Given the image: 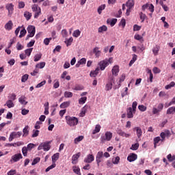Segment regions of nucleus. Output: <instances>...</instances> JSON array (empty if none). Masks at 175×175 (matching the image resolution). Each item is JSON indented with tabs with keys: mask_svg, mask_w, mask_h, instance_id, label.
<instances>
[{
	"mask_svg": "<svg viewBox=\"0 0 175 175\" xmlns=\"http://www.w3.org/2000/svg\"><path fill=\"white\" fill-rule=\"evenodd\" d=\"M111 64H113V57H110L109 59H105L103 61H100L98 63V66L100 70H103L104 69H106L107 66H109V65Z\"/></svg>",
	"mask_w": 175,
	"mask_h": 175,
	"instance_id": "obj_1",
	"label": "nucleus"
},
{
	"mask_svg": "<svg viewBox=\"0 0 175 175\" xmlns=\"http://www.w3.org/2000/svg\"><path fill=\"white\" fill-rule=\"evenodd\" d=\"M66 121L69 126H76L79 124V119L73 116H66Z\"/></svg>",
	"mask_w": 175,
	"mask_h": 175,
	"instance_id": "obj_2",
	"label": "nucleus"
},
{
	"mask_svg": "<svg viewBox=\"0 0 175 175\" xmlns=\"http://www.w3.org/2000/svg\"><path fill=\"white\" fill-rule=\"evenodd\" d=\"M113 138V133L110 131H106L105 135H101L100 137V142L101 143H106V142H110Z\"/></svg>",
	"mask_w": 175,
	"mask_h": 175,
	"instance_id": "obj_3",
	"label": "nucleus"
},
{
	"mask_svg": "<svg viewBox=\"0 0 175 175\" xmlns=\"http://www.w3.org/2000/svg\"><path fill=\"white\" fill-rule=\"evenodd\" d=\"M51 142H42L38 147V151H40V150H43L44 151H50V148H51Z\"/></svg>",
	"mask_w": 175,
	"mask_h": 175,
	"instance_id": "obj_4",
	"label": "nucleus"
},
{
	"mask_svg": "<svg viewBox=\"0 0 175 175\" xmlns=\"http://www.w3.org/2000/svg\"><path fill=\"white\" fill-rule=\"evenodd\" d=\"M31 10L34 12V18H38L42 14V9L38 4L32 5Z\"/></svg>",
	"mask_w": 175,
	"mask_h": 175,
	"instance_id": "obj_5",
	"label": "nucleus"
},
{
	"mask_svg": "<svg viewBox=\"0 0 175 175\" xmlns=\"http://www.w3.org/2000/svg\"><path fill=\"white\" fill-rule=\"evenodd\" d=\"M27 32L29 34L26 38V40H28L29 38H33V36H35V32H36L35 26H33V25L29 26L27 27Z\"/></svg>",
	"mask_w": 175,
	"mask_h": 175,
	"instance_id": "obj_6",
	"label": "nucleus"
},
{
	"mask_svg": "<svg viewBox=\"0 0 175 175\" xmlns=\"http://www.w3.org/2000/svg\"><path fill=\"white\" fill-rule=\"evenodd\" d=\"M21 135H23V132H21V131H18V132L14 131V132H12L10 134V137L8 138V140H9V142H13L14 139H17L18 137H21Z\"/></svg>",
	"mask_w": 175,
	"mask_h": 175,
	"instance_id": "obj_7",
	"label": "nucleus"
},
{
	"mask_svg": "<svg viewBox=\"0 0 175 175\" xmlns=\"http://www.w3.org/2000/svg\"><path fill=\"white\" fill-rule=\"evenodd\" d=\"M126 6L128 8L126 10V16H129L131 13V9L135 6V1H133V0H129L126 3Z\"/></svg>",
	"mask_w": 175,
	"mask_h": 175,
	"instance_id": "obj_8",
	"label": "nucleus"
},
{
	"mask_svg": "<svg viewBox=\"0 0 175 175\" xmlns=\"http://www.w3.org/2000/svg\"><path fill=\"white\" fill-rule=\"evenodd\" d=\"M116 132L118 135H119V136H122V137H126V139H127L128 137H131V133H126L121 129H118Z\"/></svg>",
	"mask_w": 175,
	"mask_h": 175,
	"instance_id": "obj_9",
	"label": "nucleus"
},
{
	"mask_svg": "<svg viewBox=\"0 0 175 175\" xmlns=\"http://www.w3.org/2000/svg\"><path fill=\"white\" fill-rule=\"evenodd\" d=\"M5 9L8 11V16L13 14V10H14V5L13 3H8L5 5Z\"/></svg>",
	"mask_w": 175,
	"mask_h": 175,
	"instance_id": "obj_10",
	"label": "nucleus"
},
{
	"mask_svg": "<svg viewBox=\"0 0 175 175\" xmlns=\"http://www.w3.org/2000/svg\"><path fill=\"white\" fill-rule=\"evenodd\" d=\"M94 159L95 157H94V154H89L84 159L83 162H85V163H92V162H94Z\"/></svg>",
	"mask_w": 175,
	"mask_h": 175,
	"instance_id": "obj_11",
	"label": "nucleus"
},
{
	"mask_svg": "<svg viewBox=\"0 0 175 175\" xmlns=\"http://www.w3.org/2000/svg\"><path fill=\"white\" fill-rule=\"evenodd\" d=\"M20 159H23V154H21V153L15 154L12 156L11 162L12 161H13V162H18Z\"/></svg>",
	"mask_w": 175,
	"mask_h": 175,
	"instance_id": "obj_12",
	"label": "nucleus"
},
{
	"mask_svg": "<svg viewBox=\"0 0 175 175\" xmlns=\"http://www.w3.org/2000/svg\"><path fill=\"white\" fill-rule=\"evenodd\" d=\"M80 152H78L72 157V165H77L79 162V159L80 158Z\"/></svg>",
	"mask_w": 175,
	"mask_h": 175,
	"instance_id": "obj_13",
	"label": "nucleus"
},
{
	"mask_svg": "<svg viewBox=\"0 0 175 175\" xmlns=\"http://www.w3.org/2000/svg\"><path fill=\"white\" fill-rule=\"evenodd\" d=\"M103 157V152L102 151H99L97 154H96V161L97 163L98 166H99V163H100V162H102V158Z\"/></svg>",
	"mask_w": 175,
	"mask_h": 175,
	"instance_id": "obj_14",
	"label": "nucleus"
},
{
	"mask_svg": "<svg viewBox=\"0 0 175 175\" xmlns=\"http://www.w3.org/2000/svg\"><path fill=\"white\" fill-rule=\"evenodd\" d=\"M154 142V147L156 148V147H158V146H161V143H162V139H161V137H156L153 139Z\"/></svg>",
	"mask_w": 175,
	"mask_h": 175,
	"instance_id": "obj_15",
	"label": "nucleus"
},
{
	"mask_svg": "<svg viewBox=\"0 0 175 175\" xmlns=\"http://www.w3.org/2000/svg\"><path fill=\"white\" fill-rule=\"evenodd\" d=\"M136 159H137V154L134 153H131L127 157L129 162H135Z\"/></svg>",
	"mask_w": 175,
	"mask_h": 175,
	"instance_id": "obj_16",
	"label": "nucleus"
},
{
	"mask_svg": "<svg viewBox=\"0 0 175 175\" xmlns=\"http://www.w3.org/2000/svg\"><path fill=\"white\" fill-rule=\"evenodd\" d=\"M133 131H135L136 135H137L138 139H140V137H142V136L143 135V131H142V128H140L139 126H135L133 129Z\"/></svg>",
	"mask_w": 175,
	"mask_h": 175,
	"instance_id": "obj_17",
	"label": "nucleus"
},
{
	"mask_svg": "<svg viewBox=\"0 0 175 175\" xmlns=\"http://www.w3.org/2000/svg\"><path fill=\"white\" fill-rule=\"evenodd\" d=\"M5 29L7 31H10L13 28V22L12 21H9L4 26Z\"/></svg>",
	"mask_w": 175,
	"mask_h": 175,
	"instance_id": "obj_18",
	"label": "nucleus"
},
{
	"mask_svg": "<svg viewBox=\"0 0 175 175\" xmlns=\"http://www.w3.org/2000/svg\"><path fill=\"white\" fill-rule=\"evenodd\" d=\"M87 110H88V105H85L83 107H82L79 113V117H84L87 113Z\"/></svg>",
	"mask_w": 175,
	"mask_h": 175,
	"instance_id": "obj_19",
	"label": "nucleus"
},
{
	"mask_svg": "<svg viewBox=\"0 0 175 175\" xmlns=\"http://www.w3.org/2000/svg\"><path fill=\"white\" fill-rule=\"evenodd\" d=\"M125 74H122L120 78V81L119 83H118V85H116L115 86V89L117 90L118 88H120V87H121V83H122V81H124V80H125Z\"/></svg>",
	"mask_w": 175,
	"mask_h": 175,
	"instance_id": "obj_20",
	"label": "nucleus"
},
{
	"mask_svg": "<svg viewBox=\"0 0 175 175\" xmlns=\"http://www.w3.org/2000/svg\"><path fill=\"white\" fill-rule=\"evenodd\" d=\"M23 137H27L28 135H29V126H25V127L23 129Z\"/></svg>",
	"mask_w": 175,
	"mask_h": 175,
	"instance_id": "obj_21",
	"label": "nucleus"
},
{
	"mask_svg": "<svg viewBox=\"0 0 175 175\" xmlns=\"http://www.w3.org/2000/svg\"><path fill=\"white\" fill-rule=\"evenodd\" d=\"M159 50H161V46L159 45H155L152 50L153 55H158Z\"/></svg>",
	"mask_w": 175,
	"mask_h": 175,
	"instance_id": "obj_22",
	"label": "nucleus"
},
{
	"mask_svg": "<svg viewBox=\"0 0 175 175\" xmlns=\"http://www.w3.org/2000/svg\"><path fill=\"white\" fill-rule=\"evenodd\" d=\"M135 112H133V109H132V107H129L127 109V118H133V114H135Z\"/></svg>",
	"mask_w": 175,
	"mask_h": 175,
	"instance_id": "obj_23",
	"label": "nucleus"
},
{
	"mask_svg": "<svg viewBox=\"0 0 175 175\" xmlns=\"http://www.w3.org/2000/svg\"><path fill=\"white\" fill-rule=\"evenodd\" d=\"M113 83L114 81H109L107 82L105 86V91H110L113 88Z\"/></svg>",
	"mask_w": 175,
	"mask_h": 175,
	"instance_id": "obj_24",
	"label": "nucleus"
},
{
	"mask_svg": "<svg viewBox=\"0 0 175 175\" xmlns=\"http://www.w3.org/2000/svg\"><path fill=\"white\" fill-rule=\"evenodd\" d=\"M87 62V59L85 58H82L79 61L77 62L75 66L76 68H80V65H84Z\"/></svg>",
	"mask_w": 175,
	"mask_h": 175,
	"instance_id": "obj_25",
	"label": "nucleus"
},
{
	"mask_svg": "<svg viewBox=\"0 0 175 175\" xmlns=\"http://www.w3.org/2000/svg\"><path fill=\"white\" fill-rule=\"evenodd\" d=\"M111 72L113 76H117V75H118V72H120V67L118 66H113Z\"/></svg>",
	"mask_w": 175,
	"mask_h": 175,
	"instance_id": "obj_26",
	"label": "nucleus"
},
{
	"mask_svg": "<svg viewBox=\"0 0 175 175\" xmlns=\"http://www.w3.org/2000/svg\"><path fill=\"white\" fill-rule=\"evenodd\" d=\"M99 68H97L95 70L91 71L90 74V77H96V76H98V74L99 73Z\"/></svg>",
	"mask_w": 175,
	"mask_h": 175,
	"instance_id": "obj_27",
	"label": "nucleus"
},
{
	"mask_svg": "<svg viewBox=\"0 0 175 175\" xmlns=\"http://www.w3.org/2000/svg\"><path fill=\"white\" fill-rule=\"evenodd\" d=\"M18 102L21 105H24V106L28 104V101L25 100V96H22L18 98Z\"/></svg>",
	"mask_w": 175,
	"mask_h": 175,
	"instance_id": "obj_28",
	"label": "nucleus"
},
{
	"mask_svg": "<svg viewBox=\"0 0 175 175\" xmlns=\"http://www.w3.org/2000/svg\"><path fill=\"white\" fill-rule=\"evenodd\" d=\"M107 31V26L103 25L98 29V33H103V32H106Z\"/></svg>",
	"mask_w": 175,
	"mask_h": 175,
	"instance_id": "obj_29",
	"label": "nucleus"
},
{
	"mask_svg": "<svg viewBox=\"0 0 175 175\" xmlns=\"http://www.w3.org/2000/svg\"><path fill=\"white\" fill-rule=\"evenodd\" d=\"M52 163H55L57 159H59V153H55L52 156Z\"/></svg>",
	"mask_w": 175,
	"mask_h": 175,
	"instance_id": "obj_30",
	"label": "nucleus"
},
{
	"mask_svg": "<svg viewBox=\"0 0 175 175\" xmlns=\"http://www.w3.org/2000/svg\"><path fill=\"white\" fill-rule=\"evenodd\" d=\"M70 106V101H65L60 105V109H66Z\"/></svg>",
	"mask_w": 175,
	"mask_h": 175,
	"instance_id": "obj_31",
	"label": "nucleus"
},
{
	"mask_svg": "<svg viewBox=\"0 0 175 175\" xmlns=\"http://www.w3.org/2000/svg\"><path fill=\"white\" fill-rule=\"evenodd\" d=\"M72 170L74 173H75V174L81 175V172H80V167H79L78 166L74 165L72 167Z\"/></svg>",
	"mask_w": 175,
	"mask_h": 175,
	"instance_id": "obj_32",
	"label": "nucleus"
},
{
	"mask_svg": "<svg viewBox=\"0 0 175 175\" xmlns=\"http://www.w3.org/2000/svg\"><path fill=\"white\" fill-rule=\"evenodd\" d=\"M93 53H95V55L97 58H99V57H100V51H99L98 47H95L93 49Z\"/></svg>",
	"mask_w": 175,
	"mask_h": 175,
	"instance_id": "obj_33",
	"label": "nucleus"
},
{
	"mask_svg": "<svg viewBox=\"0 0 175 175\" xmlns=\"http://www.w3.org/2000/svg\"><path fill=\"white\" fill-rule=\"evenodd\" d=\"M100 128L101 126L99 124H96L92 131L93 135H96V133H99V132H100Z\"/></svg>",
	"mask_w": 175,
	"mask_h": 175,
	"instance_id": "obj_34",
	"label": "nucleus"
},
{
	"mask_svg": "<svg viewBox=\"0 0 175 175\" xmlns=\"http://www.w3.org/2000/svg\"><path fill=\"white\" fill-rule=\"evenodd\" d=\"M44 66H46V62H40L36 65L37 69H43Z\"/></svg>",
	"mask_w": 175,
	"mask_h": 175,
	"instance_id": "obj_35",
	"label": "nucleus"
},
{
	"mask_svg": "<svg viewBox=\"0 0 175 175\" xmlns=\"http://www.w3.org/2000/svg\"><path fill=\"white\" fill-rule=\"evenodd\" d=\"M24 17L26 18V20L28 21V20H31V18L32 17V13L26 11L24 13Z\"/></svg>",
	"mask_w": 175,
	"mask_h": 175,
	"instance_id": "obj_36",
	"label": "nucleus"
},
{
	"mask_svg": "<svg viewBox=\"0 0 175 175\" xmlns=\"http://www.w3.org/2000/svg\"><path fill=\"white\" fill-rule=\"evenodd\" d=\"M83 139H84V136H83V135H80V136L76 137L74 139L75 144H79V143H80V142H81L83 140Z\"/></svg>",
	"mask_w": 175,
	"mask_h": 175,
	"instance_id": "obj_37",
	"label": "nucleus"
},
{
	"mask_svg": "<svg viewBox=\"0 0 175 175\" xmlns=\"http://www.w3.org/2000/svg\"><path fill=\"white\" fill-rule=\"evenodd\" d=\"M5 105L8 107V109H12V107H14V103L12 100H7Z\"/></svg>",
	"mask_w": 175,
	"mask_h": 175,
	"instance_id": "obj_38",
	"label": "nucleus"
},
{
	"mask_svg": "<svg viewBox=\"0 0 175 175\" xmlns=\"http://www.w3.org/2000/svg\"><path fill=\"white\" fill-rule=\"evenodd\" d=\"M105 9H106V5L103 4L100 5L97 10L98 14H102V11L105 10Z\"/></svg>",
	"mask_w": 175,
	"mask_h": 175,
	"instance_id": "obj_39",
	"label": "nucleus"
},
{
	"mask_svg": "<svg viewBox=\"0 0 175 175\" xmlns=\"http://www.w3.org/2000/svg\"><path fill=\"white\" fill-rule=\"evenodd\" d=\"M107 24H109L111 27H114V25H116V24L117 23V19L113 18L111 21H107Z\"/></svg>",
	"mask_w": 175,
	"mask_h": 175,
	"instance_id": "obj_40",
	"label": "nucleus"
},
{
	"mask_svg": "<svg viewBox=\"0 0 175 175\" xmlns=\"http://www.w3.org/2000/svg\"><path fill=\"white\" fill-rule=\"evenodd\" d=\"M120 157L117 156L115 158L112 159V163L113 165H118V163H120Z\"/></svg>",
	"mask_w": 175,
	"mask_h": 175,
	"instance_id": "obj_41",
	"label": "nucleus"
},
{
	"mask_svg": "<svg viewBox=\"0 0 175 175\" xmlns=\"http://www.w3.org/2000/svg\"><path fill=\"white\" fill-rule=\"evenodd\" d=\"M42 59V53H37L34 55V62H38Z\"/></svg>",
	"mask_w": 175,
	"mask_h": 175,
	"instance_id": "obj_42",
	"label": "nucleus"
},
{
	"mask_svg": "<svg viewBox=\"0 0 175 175\" xmlns=\"http://www.w3.org/2000/svg\"><path fill=\"white\" fill-rule=\"evenodd\" d=\"M81 33V31H80L79 29H77L75 31H74V32L72 33V36L74 38H79V36H80Z\"/></svg>",
	"mask_w": 175,
	"mask_h": 175,
	"instance_id": "obj_43",
	"label": "nucleus"
},
{
	"mask_svg": "<svg viewBox=\"0 0 175 175\" xmlns=\"http://www.w3.org/2000/svg\"><path fill=\"white\" fill-rule=\"evenodd\" d=\"M137 59V55H133L132 59L130 61V62L129 64V66H131V65H133V64H135V62H136Z\"/></svg>",
	"mask_w": 175,
	"mask_h": 175,
	"instance_id": "obj_44",
	"label": "nucleus"
},
{
	"mask_svg": "<svg viewBox=\"0 0 175 175\" xmlns=\"http://www.w3.org/2000/svg\"><path fill=\"white\" fill-rule=\"evenodd\" d=\"M174 85H175V82L172 81L170 84L165 85V90H170V89L173 88V87H174Z\"/></svg>",
	"mask_w": 175,
	"mask_h": 175,
	"instance_id": "obj_45",
	"label": "nucleus"
},
{
	"mask_svg": "<svg viewBox=\"0 0 175 175\" xmlns=\"http://www.w3.org/2000/svg\"><path fill=\"white\" fill-rule=\"evenodd\" d=\"M73 42V38L70 37L69 39H67L65 40V43L66 44V46H70L72 44V42Z\"/></svg>",
	"mask_w": 175,
	"mask_h": 175,
	"instance_id": "obj_46",
	"label": "nucleus"
},
{
	"mask_svg": "<svg viewBox=\"0 0 175 175\" xmlns=\"http://www.w3.org/2000/svg\"><path fill=\"white\" fill-rule=\"evenodd\" d=\"M39 130L33 129L32 131L31 137H38L39 136Z\"/></svg>",
	"mask_w": 175,
	"mask_h": 175,
	"instance_id": "obj_47",
	"label": "nucleus"
},
{
	"mask_svg": "<svg viewBox=\"0 0 175 175\" xmlns=\"http://www.w3.org/2000/svg\"><path fill=\"white\" fill-rule=\"evenodd\" d=\"M175 113V107H171L167 110V114H173Z\"/></svg>",
	"mask_w": 175,
	"mask_h": 175,
	"instance_id": "obj_48",
	"label": "nucleus"
},
{
	"mask_svg": "<svg viewBox=\"0 0 175 175\" xmlns=\"http://www.w3.org/2000/svg\"><path fill=\"white\" fill-rule=\"evenodd\" d=\"M167 159H168L169 162H173V161H175V155L172 156V154H169L167 156Z\"/></svg>",
	"mask_w": 175,
	"mask_h": 175,
	"instance_id": "obj_49",
	"label": "nucleus"
},
{
	"mask_svg": "<svg viewBox=\"0 0 175 175\" xmlns=\"http://www.w3.org/2000/svg\"><path fill=\"white\" fill-rule=\"evenodd\" d=\"M85 102H87V97H85V96L82 97V98H79V105H84V103H85Z\"/></svg>",
	"mask_w": 175,
	"mask_h": 175,
	"instance_id": "obj_50",
	"label": "nucleus"
},
{
	"mask_svg": "<svg viewBox=\"0 0 175 175\" xmlns=\"http://www.w3.org/2000/svg\"><path fill=\"white\" fill-rule=\"evenodd\" d=\"M32 50H33V48H29L25 51V54L27 55V57H29L31 55V53H32Z\"/></svg>",
	"mask_w": 175,
	"mask_h": 175,
	"instance_id": "obj_51",
	"label": "nucleus"
},
{
	"mask_svg": "<svg viewBox=\"0 0 175 175\" xmlns=\"http://www.w3.org/2000/svg\"><path fill=\"white\" fill-rule=\"evenodd\" d=\"M55 166H57V165L55 164V163H52V165H51L50 166H49L46 170L45 172H50V170H51V169H54V167H55Z\"/></svg>",
	"mask_w": 175,
	"mask_h": 175,
	"instance_id": "obj_52",
	"label": "nucleus"
},
{
	"mask_svg": "<svg viewBox=\"0 0 175 175\" xmlns=\"http://www.w3.org/2000/svg\"><path fill=\"white\" fill-rule=\"evenodd\" d=\"M72 96H73V93L68 91L64 92V98H72Z\"/></svg>",
	"mask_w": 175,
	"mask_h": 175,
	"instance_id": "obj_53",
	"label": "nucleus"
},
{
	"mask_svg": "<svg viewBox=\"0 0 175 175\" xmlns=\"http://www.w3.org/2000/svg\"><path fill=\"white\" fill-rule=\"evenodd\" d=\"M139 148V143H135L133 144L131 147V150H133V151H136Z\"/></svg>",
	"mask_w": 175,
	"mask_h": 175,
	"instance_id": "obj_54",
	"label": "nucleus"
},
{
	"mask_svg": "<svg viewBox=\"0 0 175 175\" xmlns=\"http://www.w3.org/2000/svg\"><path fill=\"white\" fill-rule=\"evenodd\" d=\"M28 151L29 150L27 149V146H24L22 148V152L25 157H27V155H28Z\"/></svg>",
	"mask_w": 175,
	"mask_h": 175,
	"instance_id": "obj_55",
	"label": "nucleus"
},
{
	"mask_svg": "<svg viewBox=\"0 0 175 175\" xmlns=\"http://www.w3.org/2000/svg\"><path fill=\"white\" fill-rule=\"evenodd\" d=\"M39 162H40V157H36L33 160L31 165L32 166H34V165L39 163Z\"/></svg>",
	"mask_w": 175,
	"mask_h": 175,
	"instance_id": "obj_56",
	"label": "nucleus"
},
{
	"mask_svg": "<svg viewBox=\"0 0 175 175\" xmlns=\"http://www.w3.org/2000/svg\"><path fill=\"white\" fill-rule=\"evenodd\" d=\"M28 77H29V75H28V74L24 75L21 78V82L25 83V81H27V80H28Z\"/></svg>",
	"mask_w": 175,
	"mask_h": 175,
	"instance_id": "obj_57",
	"label": "nucleus"
},
{
	"mask_svg": "<svg viewBox=\"0 0 175 175\" xmlns=\"http://www.w3.org/2000/svg\"><path fill=\"white\" fill-rule=\"evenodd\" d=\"M136 107H137V102L134 101L132 104V110L133 113H136Z\"/></svg>",
	"mask_w": 175,
	"mask_h": 175,
	"instance_id": "obj_58",
	"label": "nucleus"
},
{
	"mask_svg": "<svg viewBox=\"0 0 175 175\" xmlns=\"http://www.w3.org/2000/svg\"><path fill=\"white\" fill-rule=\"evenodd\" d=\"M26 34L27 30L25 29H23L20 31L19 38H23V36H25Z\"/></svg>",
	"mask_w": 175,
	"mask_h": 175,
	"instance_id": "obj_59",
	"label": "nucleus"
},
{
	"mask_svg": "<svg viewBox=\"0 0 175 175\" xmlns=\"http://www.w3.org/2000/svg\"><path fill=\"white\" fill-rule=\"evenodd\" d=\"M16 94L14 93H12L9 96H8V98H10L9 100H16Z\"/></svg>",
	"mask_w": 175,
	"mask_h": 175,
	"instance_id": "obj_60",
	"label": "nucleus"
},
{
	"mask_svg": "<svg viewBox=\"0 0 175 175\" xmlns=\"http://www.w3.org/2000/svg\"><path fill=\"white\" fill-rule=\"evenodd\" d=\"M138 109L140 110V111H146V110H147V107L141 105L138 106Z\"/></svg>",
	"mask_w": 175,
	"mask_h": 175,
	"instance_id": "obj_61",
	"label": "nucleus"
},
{
	"mask_svg": "<svg viewBox=\"0 0 175 175\" xmlns=\"http://www.w3.org/2000/svg\"><path fill=\"white\" fill-rule=\"evenodd\" d=\"M53 38H45L44 40V44H45L46 46H49V44H50V41L52 40Z\"/></svg>",
	"mask_w": 175,
	"mask_h": 175,
	"instance_id": "obj_62",
	"label": "nucleus"
},
{
	"mask_svg": "<svg viewBox=\"0 0 175 175\" xmlns=\"http://www.w3.org/2000/svg\"><path fill=\"white\" fill-rule=\"evenodd\" d=\"M44 84H46V81H42V82H40L36 86V88H40L43 87V85H44Z\"/></svg>",
	"mask_w": 175,
	"mask_h": 175,
	"instance_id": "obj_63",
	"label": "nucleus"
},
{
	"mask_svg": "<svg viewBox=\"0 0 175 175\" xmlns=\"http://www.w3.org/2000/svg\"><path fill=\"white\" fill-rule=\"evenodd\" d=\"M62 35L63 38H68V31L66 29L62 30Z\"/></svg>",
	"mask_w": 175,
	"mask_h": 175,
	"instance_id": "obj_64",
	"label": "nucleus"
}]
</instances>
